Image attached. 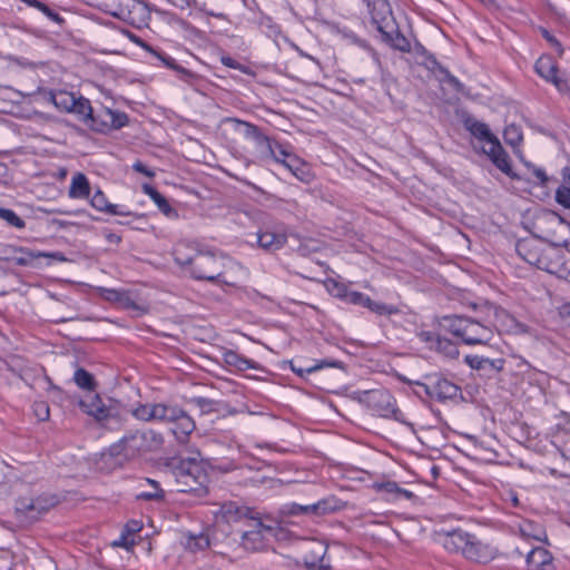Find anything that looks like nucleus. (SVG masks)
Wrapping results in <instances>:
<instances>
[{"label": "nucleus", "mask_w": 570, "mask_h": 570, "mask_svg": "<svg viewBox=\"0 0 570 570\" xmlns=\"http://www.w3.org/2000/svg\"><path fill=\"white\" fill-rule=\"evenodd\" d=\"M186 547L194 552L205 550L206 548H213L215 552L220 554H225L227 552L225 550L216 549V533L210 535L208 532L190 534L187 539Z\"/></svg>", "instance_id": "nucleus-23"}, {"label": "nucleus", "mask_w": 570, "mask_h": 570, "mask_svg": "<svg viewBox=\"0 0 570 570\" xmlns=\"http://www.w3.org/2000/svg\"><path fill=\"white\" fill-rule=\"evenodd\" d=\"M249 509L245 507H238L234 502L224 503L220 508V513L227 522H236L243 518H249Z\"/></svg>", "instance_id": "nucleus-31"}, {"label": "nucleus", "mask_w": 570, "mask_h": 570, "mask_svg": "<svg viewBox=\"0 0 570 570\" xmlns=\"http://www.w3.org/2000/svg\"><path fill=\"white\" fill-rule=\"evenodd\" d=\"M367 302L365 307L377 315H392L399 312L395 306L373 301L370 296L367 297Z\"/></svg>", "instance_id": "nucleus-43"}, {"label": "nucleus", "mask_w": 570, "mask_h": 570, "mask_svg": "<svg viewBox=\"0 0 570 570\" xmlns=\"http://www.w3.org/2000/svg\"><path fill=\"white\" fill-rule=\"evenodd\" d=\"M442 326L466 345H485L494 335L491 326L466 316H444Z\"/></svg>", "instance_id": "nucleus-4"}, {"label": "nucleus", "mask_w": 570, "mask_h": 570, "mask_svg": "<svg viewBox=\"0 0 570 570\" xmlns=\"http://www.w3.org/2000/svg\"><path fill=\"white\" fill-rule=\"evenodd\" d=\"M78 405L86 414L95 417L97 422L105 417L104 414L107 413L106 411L109 407L104 404L98 394L90 396L88 400H80Z\"/></svg>", "instance_id": "nucleus-25"}, {"label": "nucleus", "mask_w": 570, "mask_h": 570, "mask_svg": "<svg viewBox=\"0 0 570 570\" xmlns=\"http://www.w3.org/2000/svg\"><path fill=\"white\" fill-rule=\"evenodd\" d=\"M420 389H424V395L439 402L455 401L461 396V389L450 380L432 375L425 382H416Z\"/></svg>", "instance_id": "nucleus-7"}, {"label": "nucleus", "mask_w": 570, "mask_h": 570, "mask_svg": "<svg viewBox=\"0 0 570 570\" xmlns=\"http://www.w3.org/2000/svg\"><path fill=\"white\" fill-rule=\"evenodd\" d=\"M432 73L435 75V77L441 82H446L452 88H454L458 92H461L463 90L462 82L454 77L445 67H443L440 62L436 63L431 70Z\"/></svg>", "instance_id": "nucleus-34"}, {"label": "nucleus", "mask_w": 570, "mask_h": 570, "mask_svg": "<svg viewBox=\"0 0 570 570\" xmlns=\"http://www.w3.org/2000/svg\"><path fill=\"white\" fill-rule=\"evenodd\" d=\"M174 261L197 281L215 283L220 279L229 259L210 252L190 249L184 244L174 248Z\"/></svg>", "instance_id": "nucleus-1"}, {"label": "nucleus", "mask_w": 570, "mask_h": 570, "mask_svg": "<svg viewBox=\"0 0 570 570\" xmlns=\"http://www.w3.org/2000/svg\"><path fill=\"white\" fill-rule=\"evenodd\" d=\"M177 412L175 419L170 422L173 424L170 430L178 443L186 444L190 434L195 431L196 424L190 415L183 409L178 407Z\"/></svg>", "instance_id": "nucleus-17"}, {"label": "nucleus", "mask_w": 570, "mask_h": 570, "mask_svg": "<svg viewBox=\"0 0 570 570\" xmlns=\"http://www.w3.org/2000/svg\"><path fill=\"white\" fill-rule=\"evenodd\" d=\"M515 552L521 557H525L529 570H542L552 560L550 552L542 547L532 548L527 553L518 548Z\"/></svg>", "instance_id": "nucleus-21"}, {"label": "nucleus", "mask_w": 570, "mask_h": 570, "mask_svg": "<svg viewBox=\"0 0 570 570\" xmlns=\"http://www.w3.org/2000/svg\"><path fill=\"white\" fill-rule=\"evenodd\" d=\"M69 114H73L78 120L88 126L94 114L90 100L82 96H78L75 100V106Z\"/></svg>", "instance_id": "nucleus-29"}, {"label": "nucleus", "mask_w": 570, "mask_h": 570, "mask_svg": "<svg viewBox=\"0 0 570 570\" xmlns=\"http://www.w3.org/2000/svg\"><path fill=\"white\" fill-rule=\"evenodd\" d=\"M544 219L548 224L559 226L562 229H570V224L566 222L559 214L549 212L544 215Z\"/></svg>", "instance_id": "nucleus-51"}, {"label": "nucleus", "mask_w": 570, "mask_h": 570, "mask_svg": "<svg viewBox=\"0 0 570 570\" xmlns=\"http://www.w3.org/2000/svg\"><path fill=\"white\" fill-rule=\"evenodd\" d=\"M164 445V436L160 432L148 429L125 434L117 444L112 445L116 454L132 458L145 452L158 451Z\"/></svg>", "instance_id": "nucleus-5"}, {"label": "nucleus", "mask_w": 570, "mask_h": 570, "mask_svg": "<svg viewBox=\"0 0 570 570\" xmlns=\"http://www.w3.org/2000/svg\"><path fill=\"white\" fill-rule=\"evenodd\" d=\"M146 482L149 483L153 489L137 493L136 499L142 500V501H160V500H163L164 491L160 489L158 482H156L151 479H146Z\"/></svg>", "instance_id": "nucleus-37"}, {"label": "nucleus", "mask_w": 570, "mask_h": 570, "mask_svg": "<svg viewBox=\"0 0 570 570\" xmlns=\"http://www.w3.org/2000/svg\"><path fill=\"white\" fill-rule=\"evenodd\" d=\"M417 336L421 342L429 344L431 350H434L436 345V340H439V335L430 331H421L420 333H417Z\"/></svg>", "instance_id": "nucleus-54"}, {"label": "nucleus", "mask_w": 570, "mask_h": 570, "mask_svg": "<svg viewBox=\"0 0 570 570\" xmlns=\"http://www.w3.org/2000/svg\"><path fill=\"white\" fill-rule=\"evenodd\" d=\"M337 364H338L337 362L321 361L318 363H315L314 365L304 367V366H298V365H296V363L294 361H291V370L298 376L303 377L306 374L316 372L325 366L335 367V366H337Z\"/></svg>", "instance_id": "nucleus-38"}, {"label": "nucleus", "mask_w": 570, "mask_h": 570, "mask_svg": "<svg viewBox=\"0 0 570 570\" xmlns=\"http://www.w3.org/2000/svg\"><path fill=\"white\" fill-rule=\"evenodd\" d=\"M503 138L508 145L518 147L523 140V135L520 127L511 124L504 128Z\"/></svg>", "instance_id": "nucleus-41"}, {"label": "nucleus", "mask_w": 570, "mask_h": 570, "mask_svg": "<svg viewBox=\"0 0 570 570\" xmlns=\"http://www.w3.org/2000/svg\"><path fill=\"white\" fill-rule=\"evenodd\" d=\"M463 125L473 138L483 144L481 151L489 157L493 165L505 175L514 177L509 155L490 127L474 117H466Z\"/></svg>", "instance_id": "nucleus-2"}, {"label": "nucleus", "mask_w": 570, "mask_h": 570, "mask_svg": "<svg viewBox=\"0 0 570 570\" xmlns=\"http://www.w3.org/2000/svg\"><path fill=\"white\" fill-rule=\"evenodd\" d=\"M249 519L253 521L252 528L240 533H235V535L239 537L238 544L248 552L262 551L267 547L266 533H272L273 528L265 525L254 517H249Z\"/></svg>", "instance_id": "nucleus-9"}, {"label": "nucleus", "mask_w": 570, "mask_h": 570, "mask_svg": "<svg viewBox=\"0 0 570 570\" xmlns=\"http://www.w3.org/2000/svg\"><path fill=\"white\" fill-rule=\"evenodd\" d=\"M469 540H471V534L461 529L451 531L442 529L435 533V541L449 552H461L463 554Z\"/></svg>", "instance_id": "nucleus-14"}, {"label": "nucleus", "mask_w": 570, "mask_h": 570, "mask_svg": "<svg viewBox=\"0 0 570 570\" xmlns=\"http://www.w3.org/2000/svg\"><path fill=\"white\" fill-rule=\"evenodd\" d=\"M258 247L265 252L274 253L285 246L287 243V235L284 232L259 229L255 234Z\"/></svg>", "instance_id": "nucleus-18"}, {"label": "nucleus", "mask_w": 570, "mask_h": 570, "mask_svg": "<svg viewBox=\"0 0 570 570\" xmlns=\"http://www.w3.org/2000/svg\"><path fill=\"white\" fill-rule=\"evenodd\" d=\"M380 490L390 493L395 494L396 498H406L411 499L413 497V493L406 489H402L399 487V484L395 481H386L382 484H380Z\"/></svg>", "instance_id": "nucleus-45"}, {"label": "nucleus", "mask_w": 570, "mask_h": 570, "mask_svg": "<svg viewBox=\"0 0 570 570\" xmlns=\"http://www.w3.org/2000/svg\"><path fill=\"white\" fill-rule=\"evenodd\" d=\"M90 184L85 174L77 173L72 176L68 190V195L70 198L87 199L90 196Z\"/></svg>", "instance_id": "nucleus-24"}, {"label": "nucleus", "mask_w": 570, "mask_h": 570, "mask_svg": "<svg viewBox=\"0 0 570 570\" xmlns=\"http://www.w3.org/2000/svg\"><path fill=\"white\" fill-rule=\"evenodd\" d=\"M326 553V547L321 542H315L309 551V556L304 557L305 567L308 570L324 568L323 561Z\"/></svg>", "instance_id": "nucleus-28"}, {"label": "nucleus", "mask_w": 570, "mask_h": 570, "mask_svg": "<svg viewBox=\"0 0 570 570\" xmlns=\"http://www.w3.org/2000/svg\"><path fill=\"white\" fill-rule=\"evenodd\" d=\"M128 124L127 114L109 108L94 111L88 127L97 132L106 134L114 129H120Z\"/></svg>", "instance_id": "nucleus-10"}, {"label": "nucleus", "mask_w": 570, "mask_h": 570, "mask_svg": "<svg viewBox=\"0 0 570 570\" xmlns=\"http://www.w3.org/2000/svg\"><path fill=\"white\" fill-rule=\"evenodd\" d=\"M33 501H35L37 514L39 518L41 514L48 512L51 508H53L58 503V498L56 495L47 494V495H40V497L33 499Z\"/></svg>", "instance_id": "nucleus-42"}, {"label": "nucleus", "mask_w": 570, "mask_h": 570, "mask_svg": "<svg viewBox=\"0 0 570 570\" xmlns=\"http://www.w3.org/2000/svg\"><path fill=\"white\" fill-rule=\"evenodd\" d=\"M223 360L226 365L235 367L238 371H246L249 368L257 370L259 367L257 362L249 360L233 350L224 352Z\"/></svg>", "instance_id": "nucleus-26"}, {"label": "nucleus", "mask_w": 570, "mask_h": 570, "mask_svg": "<svg viewBox=\"0 0 570 570\" xmlns=\"http://www.w3.org/2000/svg\"><path fill=\"white\" fill-rule=\"evenodd\" d=\"M40 11H41V12H43L48 18H50V19H51V20H53V21H57V22L61 21L60 16H59L57 12L52 11V10H51L47 4H45V3H43V4H42V7L40 8Z\"/></svg>", "instance_id": "nucleus-62"}, {"label": "nucleus", "mask_w": 570, "mask_h": 570, "mask_svg": "<svg viewBox=\"0 0 570 570\" xmlns=\"http://www.w3.org/2000/svg\"><path fill=\"white\" fill-rule=\"evenodd\" d=\"M283 166H285L295 177L302 179L304 170L297 157L294 156L289 160H283Z\"/></svg>", "instance_id": "nucleus-52"}, {"label": "nucleus", "mask_w": 570, "mask_h": 570, "mask_svg": "<svg viewBox=\"0 0 570 570\" xmlns=\"http://www.w3.org/2000/svg\"><path fill=\"white\" fill-rule=\"evenodd\" d=\"M153 421L169 423L175 419L178 413V406L166 403H153L151 405Z\"/></svg>", "instance_id": "nucleus-30"}, {"label": "nucleus", "mask_w": 570, "mask_h": 570, "mask_svg": "<svg viewBox=\"0 0 570 570\" xmlns=\"http://www.w3.org/2000/svg\"><path fill=\"white\" fill-rule=\"evenodd\" d=\"M373 410L383 417L393 416L400 420L402 412L395 407V400L389 392H376L374 395Z\"/></svg>", "instance_id": "nucleus-19"}, {"label": "nucleus", "mask_w": 570, "mask_h": 570, "mask_svg": "<svg viewBox=\"0 0 570 570\" xmlns=\"http://www.w3.org/2000/svg\"><path fill=\"white\" fill-rule=\"evenodd\" d=\"M16 519L22 525H28L37 521L38 514L33 499L20 498L16 501L14 505Z\"/></svg>", "instance_id": "nucleus-22"}, {"label": "nucleus", "mask_w": 570, "mask_h": 570, "mask_svg": "<svg viewBox=\"0 0 570 570\" xmlns=\"http://www.w3.org/2000/svg\"><path fill=\"white\" fill-rule=\"evenodd\" d=\"M141 530V524L139 521H136V520H132L130 522H128L126 525H125V529L124 531L129 535V534H134L136 532H139Z\"/></svg>", "instance_id": "nucleus-60"}, {"label": "nucleus", "mask_w": 570, "mask_h": 570, "mask_svg": "<svg viewBox=\"0 0 570 570\" xmlns=\"http://www.w3.org/2000/svg\"><path fill=\"white\" fill-rule=\"evenodd\" d=\"M108 214H110V215H118V216H135V217H138L137 214H135L132 212H129V210H125L124 206L115 205V204L111 205Z\"/></svg>", "instance_id": "nucleus-57"}, {"label": "nucleus", "mask_w": 570, "mask_h": 570, "mask_svg": "<svg viewBox=\"0 0 570 570\" xmlns=\"http://www.w3.org/2000/svg\"><path fill=\"white\" fill-rule=\"evenodd\" d=\"M498 550L489 543H484L471 534L463 556L474 562L488 563L497 557Z\"/></svg>", "instance_id": "nucleus-15"}, {"label": "nucleus", "mask_w": 570, "mask_h": 570, "mask_svg": "<svg viewBox=\"0 0 570 570\" xmlns=\"http://www.w3.org/2000/svg\"><path fill=\"white\" fill-rule=\"evenodd\" d=\"M556 200L567 209H570V187L561 185L556 190Z\"/></svg>", "instance_id": "nucleus-48"}, {"label": "nucleus", "mask_w": 570, "mask_h": 570, "mask_svg": "<svg viewBox=\"0 0 570 570\" xmlns=\"http://www.w3.org/2000/svg\"><path fill=\"white\" fill-rule=\"evenodd\" d=\"M417 50L422 51L425 55L423 65L428 70H431L434 66H436V63L439 62L436 58L431 53H426L425 49L421 45L417 46Z\"/></svg>", "instance_id": "nucleus-56"}, {"label": "nucleus", "mask_w": 570, "mask_h": 570, "mask_svg": "<svg viewBox=\"0 0 570 570\" xmlns=\"http://www.w3.org/2000/svg\"><path fill=\"white\" fill-rule=\"evenodd\" d=\"M14 255L11 257H7V261H12L16 265L19 266H29V267H38V261L42 257L53 258L60 262L65 261V257L61 253H45L39 250H31L27 247H16L12 246L9 248Z\"/></svg>", "instance_id": "nucleus-11"}, {"label": "nucleus", "mask_w": 570, "mask_h": 570, "mask_svg": "<svg viewBox=\"0 0 570 570\" xmlns=\"http://www.w3.org/2000/svg\"><path fill=\"white\" fill-rule=\"evenodd\" d=\"M220 62L228 68L236 69L242 72H246L247 69L245 66L240 65L238 61L228 56H223L220 58Z\"/></svg>", "instance_id": "nucleus-55"}, {"label": "nucleus", "mask_w": 570, "mask_h": 570, "mask_svg": "<svg viewBox=\"0 0 570 570\" xmlns=\"http://www.w3.org/2000/svg\"><path fill=\"white\" fill-rule=\"evenodd\" d=\"M153 403H137L131 407L129 415L141 422H153Z\"/></svg>", "instance_id": "nucleus-39"}, {"label": "nucleus", "mask_w": 570, "mask_h": 570, "mask_svg": "<svg viewBox=\"0 0 570 570\" xmlns=\"http://www.w3.org/2000/svg\"><path fill=\"white\" fill-rule=\"evenodd\" d=\"M534 177L540 181L541 185H546L548 181V176L542 168H534L533 169Z\"/></svg>", "instance_id": "nucleus-63"}, {"label": "nucleus", "mask_w": 570, "mask_h": 570, "mask_svg": "<svg viewBox=\"0 0 570 570\" xmlns=\"http://www.w3.org/2000/svg\"><path fill=\"white\" fill-rule=\"evenodd\" d=\"M105 238L110 244L118 245L121 242V236H119L118 234L111 233V232H106Z\"/></svg>", "instance_id": "nucleus-64"}, {"label": "nucleus", "mask_w": 570, "mask_h": 570, "mask_svg": "<svg viewBox=\"0 0 570 570\" xmlns=\"http://www.w3.org/2000/svg\"><path fill=\"white\" fill-rule=\"evenodd\" d=\"M50 97L57 109L60 111L70 112L78 96H76L73 92L60 90L57 92H51Z\"/></svg>", "instance_id": "nucleus-32"}, {"label": "nucleus", "mask_w": 570, "mask_h": 570, "mask_svg": "<svg viewBox=\"0 0 570 570\" xmlns=\"http://www.w3.org/2000/svg\"><path fill=\"white\" fill-rule=\"evenodd\" d=\"M497 317L505 318L509 324L507 325V330H514L515 332H524V325L518 323L514 317H512L505 309H499L495 313Z\"/></svg>", "instance_id": "nucleus-50"}, {"label": "nucleus", "mask_w": 570, "mask_h": 570, "mask_svg": "<svg viewBox=\"0 0 570 570\" xmlns=\"http://www.w3.org/2000/svg\"><path fill=\"white\" fill-rule=\"evenodd\" d=\"M32 410L39 421L43 422L49 419L50 409H49V405L47 402H45V401L35 402L32 405Z\"/></svg>", "instance_id": "nucleus-49"}, {"label": "nucleus", "mask_w": 570, "mask_h": 570, "mask_svg": "<svg viewBox=\"0 0 570 570\" xmlns=\"http://www.w3.org/2000/svg\"><path fill=\"white\" fill-rule=\"evenodd\" d=\"M142 191L153 199V202L157 205L158 209L166 216H170L174 213V209L171 208L165 196H163L155 187H153L149 184H144Z\"/></svg>", "instance_id": "nucleus-33"}, {"label": "nucleus", "mask_w": 570, "mask_h": 570, "mask_svg": "<svg viewBox=\"0 0 570 570\" xmlns=\"http://www.w3.org/2000/svg\"><path fill=\"white\" fill-rule=\"evenodd\" d=\"M464 362L475 371H479L482 375L492 377L500 373L504 368L505 361L503 358H488L481 355H465Z\"/></svg>", "instance_id": "nucleus-16"}, {"label": "nucleus", "mask_w": 570, "mask_h": 570, "mask_svg": "<svg viewBox=\"0 0 570 570\" xmlns=\"http://www.w3.org/2000/svg\"><path fill=\"white\" fill-rule=\"evenodd\" d=\"M169 466L178 492H193L197 495L207 493L209 478L197 459H173Z\"/></svg>", "instance_id": "nucleus-3"}, {"label": "nucleus", "mask_w": 570, "mask_h": 570, "mask_svg": "<svg viewBox=\"0 0 570 570\" xmlns=\"http://www.w3.org/2000/svg\"><path fill=\"white\" fill-rule=\"evenodd\" d=\"M372 22L381 33L382 40L393 49L410 52L411 43L409 39L399 30V27L392 17L390 7L386 2H381V12L372 14Z\"/></svg>", "instance_id": "nucleus-6"}, {"label": "nucleus", "mask_w": 570, "mask_h": 570, "mask_svg": "<svg viewBox=\"0 0 570 570\" xmlns=\"http://www.w3.org/2000/svg\"><path fill=\"white\" fill-rule=\"evenodd\" d=\"M274 147L276 148L278 156H276V158H271V160H274L283 165V160H289L291 158L294 157V155H292L291 151H288L283 145L278 144L277 141L275 142Z\"/></svg>", "instance_id": "nucleus-53"}, {"label": "nucleus", "mask_w": 570, "mask_h": 570, "mask_svg": "<svg viewBox=\"0 0 570 570\" xmlns=\"http://www.w3.org/2000/svg\"><path fill=\"white\" fill-rule=\"evenodd\" d=\"M0 219L4 220L9 226L18 229H22L26 226L24 220L9 208H0Z\"/></svg>", "instance_id": "nucleus-44"}, {"label": "nucleus", "mask_w": 570, "mask_h": 570, "mask_svg": "<svg viewBox=\"0 0 570 570\" xmlns=\"http://www.w3.org/2000/svg\"><path fill=\"white\" fill-rule=\"evenodd\" d=\"M333 510L334 508L331 505L330 501L320 500L315 503L306 504L305 513L307 515H322Z\"/></svg>", "instance_id": "nucleus-46"}, {"label": "nucleus", "mask_w": 570, "mask_h": 570, "mask_svg": "<svg viewBox=\"0 0 570 570\" xmlns=\"http://www.w3.org/2000/svg\"><path fill=\"white\" fill-rule=\"evenodd\" d=\"M132 169L139 174L147 176V177L155 176V173L153 170H150L145 164H142L139 160H137L136 163L132 164Z\"/></svg>", "instance_id": "nucleus-58"}, {"label": "nucleus", "mask_w": 570, "mask_h": 570, "mask_svg": "<svg viewBox=\"0 0 570 570\" xmlns=\"http://www.w3.org/2000/svg\"><path fill=\"white\" fill-rule=\"evenodd\" d=\"M434 350L450 358H455L459 355V348L456 344L446 337L439 336Z\"/></svg>", "instance_id": "nucleus-40"}, {"label": "nucleus", "mask_w": 570, "mask_h": 570, "mask_svg": "<svg viewBox=\"0 0 570 570\" xmlns=\"http://www.w3.org/2000/svg\"><path fill=\"white\" fill-rule=\"evenodd\" d=\"M73 381L78 387L87 391H95L97 386L92 374L82 367L76 370L73 374Z\"/></svg>", "instance_id": "nucleus-35"}, {"label": "nucleus", "mask_w": 570, "mask_h": 570, "mask_svg": "<svg viewBox=\"0 0 570 570\" xmlns=\"http://www.w3.org/2000/svg\"><path fill=\"white\" fill-rule=\"evenodd\" d=\"M515 250L518 255L530 265H534L540 269L550 271L538 240L521 239L517 243Z\"/></svg>", "instance_id": "nucleus-12"}, {"label": "nucleus", "mask_w": 570, "mask_h": 570, "mask_svg": "<svg viewBox=\"0 0 570 570\" xmlns=\"http://www.w3.org/2000/svg\"><path fill=\"white\" fill-rule=\"evenodd\" d=\"M131 40L138 45H140L141 47H144L146 50H148L149 52H151L157 59H159L167 68L169 69H173L175 71H177L178 73H183V75H189V71L179 66L176 60L174 58H171L170 56H167L166 53L164 52H160V51H157L155 49H153L150 46L146 45L142 40H140L137 36H131L130 37Z\"/></svg>", "instance_id": "nucleus-27"}, {"label": "nucleus", "mask_w": 570, "mask_h": 570, "mask_svg": "<svg viewBox=\"0 0 570 570\" xmlns=\"http://www.w3.org/2000/svg\"><path fill=\"white\" fill-rule=\"evenodd\" d=\"M134 544H135L134 540L128 541V534L125 531L121 532L119 540L114 542V546L125 547V548L132 547Z\"/></svg>", "instance_id": "nucleus-61"}, {"label": "nucleus", "mask_w": 570, "mask_h": 570, "mask_svg": "<svg viewBox=\"0 0 570 570\" xmlns=\"http://www.w3.org/2000/svg\"><path fill=\"white\" fill-rule=\"evenodd\" d=\"M235 121L238 126L243 127L244 137L255 142L257 157L261 161H268L271 158L278 156L274 147L276 141L264 135L256 125L238 119Z\"/></svg>", "instance_id": "nucleus-8"}, {"label": "nucleus", "mask_w": 570, "mask_h": 570, "mask_svg": "<svg viewBox=\"0 0 570 570\" xmlns=\"http://www.w3.org/2000/svg\"><path fill=\"white\" fill-rule=\"evenodd\" d=\"M534 69L542 78L551 81L560 92H570V82L567 79L559 77L558 67L551 57H540L535 61Z\"/></svg>", "instance_id": "nucleus-13"}, {"label": "nucleus", "mask_w": 570, "mask_h": 570, "mask_svg": "<svg viewBox=\"0 0 570 570\" xmlns=\"http://www.w3.org/2000/svg\"><path fill=\"white\" fill-rule=\"evenodd\" d=\"M337 296H340L344 302L348 304L358 305L363 307H365L366 303H368L367 295L361 292L351 291L344 286L338 288Z\"/></svg>", "instance_id": "nucleus-36"}, {"label": "nucleus", "mask_w": 570, "mask_h": 570, "mask_svg": "<svg viewBox=\"0 0 570 570\" xmlns=\"http://www.w3.org/2000/svg\"><path fill=\"white\" fill-rule=\"evenodd\" d=\"M286 511L288 514H292V515H301V514H306L305 513V509H306V505H302V504H297V503H292L286 507Z\"/></svg>", "instance_id": "nucleus-59"}, {"label": "nucleus", "mask_w": 570, "mask_h": 570, "mask_svg": "<svg viewBox=\"0 0 570 570\" xmlns=\"http://www.w3.org/2000/svg\"><path fill=\"white\" fill-rule=\"evenodd\" d=\"M90 205L95 209L108 214L112 204L108 202L106 195L100 189H97L90 198Z\"/></svg>", "instance_id": "nucleus-47"}, {"label": "nucleus", "mask_w": 570, "mask_h": 570, "mask_svg": "<svg viewBox=\"0 0 570 570\" xmlns=\"http://www.w3.org/2000/svg\"><path fill=\"white\" fill-rule=\"evenodd\" d=\"M100 420L101 426L110 431H117L126 426L129 421L128 410L117 406H109Z\"/></svg>", "instance_id": "nucleus-20"}]
</instances>
